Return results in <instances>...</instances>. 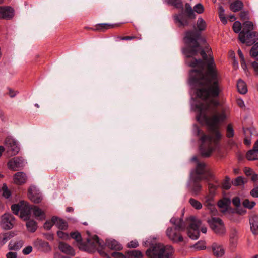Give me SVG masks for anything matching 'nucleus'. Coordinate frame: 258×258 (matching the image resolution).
<instances>
[{
	"label": "nucleus",
	"instance_id": "a878e982",
	"mask_svg": "<svg viewBox=\"0 0 258 258\" xmlns=\"http://www.w3.org/2000/svg\"><path fill=\"white\" fill-rule=\"evenodd\" d=\"M243 7V3L240 0H236L230 5V9L233 12L240 11Z\"/></svg>",
	"mask_w": 258,
	"mask_h": 258
},
{
	"label": "nucleus",
	"instance_id": "69168bd1",
	"mask_svg": "<svg viewBox=\"0 0 258 258\" xmlns=\"http://www.w3.org/2000/svg\"><path fill=\"white\" fill-rule=\"evenodd\" d=\"M139 245L138 242L136 241H130L128 244L127 247L128 248H135L137 247Z\"/></svg>",
	"mask_w": 258,
	"mask_h": 258
},
{
	"label": "nucleus",
	"instance_id": "8fccbe9b",
	"mask_svg": "<svg viewBox=\"0 0 258 258\" xmlns=\"http://www.w3.org/2000/svg\"><path fill=\"white\" fill-rule=\"evenodd\" d=\"M3 196L8 199L11 196V192L8 189V187L6 184H3L2 186Z\"/></svg>",
	"mask_w": 258,
	"mask_h": 258
},
{
	"label": "nucleus",
	"instance_id": "9b49d317",
	"mask_svg": "<svg viewBox=\"0 0 258 258\" xmlns=\"http://www.w3.org/2000/svg\"><path fill=\"white\" fill-rule=\"evenodd\" d=\"M6 143L8 145L9 149L8 151L10 153L11 156H14L19 152V148L16 142L13 139L7 138L6 140Z\"/></svg>",
	"mask_w": 258,
	"mask_h": 258
},
{
	"label": "nucleus",
	"instance_id": "393cba45",
	"mask_svg": "<svg viewBox=\"0 0 258 258\" xmlns=\"http://www.w3.org/2000/svg\"><path fill=\"white\" fill-rule=\"evenodd\" d=\"M174 20L176 23L179 24L180 26H186L189 23L188 18L183 16L182 14L175 15L174 16Z\"/></svg>",
	"mask_w": 258,
	"mask_h": 258
},
{
	"label": "nucleus",
	"instance_id": "9d476101",
	"mask_svg": "<svg viewBox=\"0 0 258 258\" xmlns=\"http://www.w3.org/2000/svg\"><path fill=\"white\" fill-rule=\"evenodd\" d=\"M14 16V10L10 7L0 6V18L11 19Z\"/></svg>",
	"mask_w": 258,
	"mask_h": 258
},
{
	"label": "nucleus",
	"instance_id": "37998d69",
	"mask_svg": "<svg viewBox=\"0 0 258 258\" xmlns=\"http://www.w3.org/2000/svg\"><path fill=\"white\" fill-rule=\"evenodd\" d=\"M234 132L231 124H228L226 127V136L228 138H232L234 136Z\"/></svg>",
	"mask_w": 258,
	"mask_h": 258
},
{
	"label": "nucleus",
	"instance_id": "a211bd4d",
	"mask_svg": "<svg viewBox=\"0 0 258 258\" xmlns=\"http://www.w3.org/2000/svg\"><path fill=\"white\" fill-rule=\"evenodd\" d=\"M106 244L111 250L120 251L122 249V245L115 239L106 240Z\"/></svg>",
	"mask_w": 258,
	"mask_h": 258
},
{
	"label": "nucleus",
	"instance_id": "412c9836",
	"mask_svg": "<svg viewBox=\"0 0 258 258\" xmlns=\"http://www.w3.org/2000/svg\"><path fill=\"white\" fill-rule=\"evenodd\" d=\"M249 224L251 232L254 235L258 233V216L253 215L249 218Z\"/></svg>",
	"mask_w": 258,
	"mask_h": 258
},
{
	"label": "nucleus",
	"instance_id": "de8ad7c7",
	"mask_svg": "<svg viewBox=\"0 0 258 258\" xmlns=\"http://www.w3.org/2000/svg\"><path fill=\"white\" fill-rule=\"evenodd\" d=\"M250 55L253 57H255L258 55V42L254 44L251 48Z\"/></svg>",
	"mask_w": 258,
	"mask_h": 258
},
{
	"label": "nucleus",
	"instance_id": "4468645a",
	"mask_svg": "<svg viewBox=\"0 0 258 258\" xmlns=\"http://www.w3.org/2000/svg\"><path fill=\"white\" fill-rule=\"evenodd\" d=\"M31 211V206L26 202V204H23L20 210V217L23 218L25 220H28L30 217Z\"/></svg>",
	"mask_w": 258,
	"mask_h": 258
},
{
	"label": "nucleus",
	"instance_id": "052dcab7",
	"mask_svg": "<svg viewBox=\"0 0 258 258\" xmlns=\"http://www.w3.org/2000/svg\"><path fill=\"white\" fill-rule=\"evenodd\" d=\"M57 236L61 239L67 240L70 238V236L68 235V234L62 231H58L57 232Z\"/></svg>",
	"mask_w": 258,
	"mask_h": 258
},
{
	"label": "nucleus",
	"instance_id": "b1692460",
	"mask_svg": "<svg viewBox=\"0 0 258 258\" xmlns=\"http://www.w3.org/2000/svg\"><path fill=\"white\" fill-rule=\"evenodd\" d=\"M118 26H119V24H109L107 23L98 24L95 26V30L103 32L106 30L112 29Z\"/></svg>",
	"mask_w": 258,
	"mask_h": 258
},
{
	"label": "nucleus",
	"instance_id": "f257e3e1",
	"mask_svg": "<svg viewBox=\"0 0 258 258\" xmlns=\"http://www.w3.org/2000/svg\"><path fill=\"white\" fill-rule=\"evenodd\" d=\"M200 34L195 31L187 32L184 38L188 46L183 51L187 59L186 63L195 68L190 73L191 83L197 88L198 98L206 100L209 97H216L220 93L218 75L213 58L207 59V55L201 49L198 40Z\"/></svg>",
	"mask_w": 258,
	"mask_h": 258
},
{
	"label": "nucleus",
	"instance_id": "20e7f679",
	"mask_svg": "<svg viewBox=\"0 0 258 258\" xmlns=\"http://www.w3.org/2000/svg\"><path fill=\"white\" fill-rule=\"evenodd\" d=\"M188 223L187 227L188 236L192 239H197L199 237V228L201 225L200 220L196 219L194 217L187 219Z\"/></svg>",
	"mask_w": 258,
	"mask_h": 258
},
{
	"label": "nucleus",
	"instance_id": "58836bf2",
	"mask_svg": "<svg viewBox=\"0 0 258 258\" xmlns=\"http://www.w3.org/2000/svg\"><path fill=\"white\" fill-rule=\"evenodd\" d=\"M202 189V186L199 183L193 182V184L191 188V191L194 195L199 194Z\"/></svg>",
	"mask_w": 258,
	"mask_h": 258
},
{
	"label": "nucleus",
	"instance_id": "3c124183",
	"mask_svg": "<svg viewBox=\"0 0 258 258\" xmlns=\"http://www.w3.org/2000/svg\"><path fill=\"white\" fill-rule=\"evenodd\" d=\"M218 186V185H214L211 183H209L208 184V190H209V194L208 195L214 196Z\"/></svg>",
	"mask_w": 258,
	"mask_h": 258
},
{
	"label": "nucleus",
	"instance_id": "ea45409f",
	"mask_svg": "<svg viewBox=\"0 0 258 258\" xmlns=\"http://www.w3.org/2000/svg\"><path fill=\"white\" fill-rule=\"evenodd\" d=\"M197 26L199 31H203L206 28V22L202 18H199L197 22Z\"/></svg>",
	"mask_w": 258,
	"mask_h": 258
},
{
	"label": "nucleus",
	"instance_id": "1a4fd4ad",
	"mask_svg": "<svg viewBox=\"0 0 258 258\" xmlns=\"http://www.w3.org/2000/svg\"><path fill=\"white\" fill-rule=\"evenodd\" d=\"M246 158L249 161L258 160V140L254 143L252 149L247 151Z\"/></svg>",
	"mask_w": 258,
	"mask_h": 258
},
{
	"label": "nucleus",
	"instance_id": "338daca9",
	"mask_svg": "<svg viewBox=\"0 0 258 258\" xmlns=\"http://www.w3.org/2000/svg\"><path fill=\"white\" fill-rule=\"evenodd\" d=\"M243 171L247 176L251 175L254 173L252 169L248 167H245Z\"/></svg>",
	"mask_w": 258,
	"mask_h": 258
},
{
	"label": "nucleus",
	"instance_id": "6e6552de",
	"mask_svg": "<svg viewBox=\"0 0 258 258\" xmlns=\"http://www.w3.org/2000/svg\"><path fill=\"white\" fill-rule=\"evenodd\" d=\"M181 231H178L177 228H168L166 230V235L170 240L174 242H179L183 241V238L180 234Z\"/></svg>",
	"mask_w": 258,
	"mask_h": 258
},
{
	"label": "nucleus",
	"instance_id": "0e129e2a",
	"mask_svg": "<svg viewBox=\"0 0 258 258\" xmlns=\"http://www.w3.org/2000/svg\"><path fill=\"white\" fill-rule=\"evenodd\" d=\"M248 12L247 11H241L239 14L240 18L241 20H244L248 19Z\"/></svg>",
	"mask_w": 258,
	"mask_h": 258
},
{
	"label": "nucleus",
	"instance_id": "f03ea898",
	"mask_svg": "<svg viewBox=\"0 0 258 258\" xmlns=\"http://www.w3.org/2000/svg\"><path fill=\"white\" fill-rule=\"evenodd\" d=\"M219 104L218 100L212 99L208 103H201L196 105L198 112L196 116L198 121H204L208 126V131L214 136L203 134L200 137L201 144L200 149L201 154L204 157H209L218 145L221 135L218 130L220 122L226 119V111L222 109L220 113H216L210 117L207 116V112L211 106L216 108Z\"/></svg>",
	"mask_w": 258,
	"mask_h": 258
},
{
	"label": "nucleus",
	"instance_id": "a18cd8bd",
	"mask_svg": "<svg viewBox=\"0 0 258 258\" xmlns=\"http://www.w3.org/2000/svg\"><path fill=\"white\" fill-rule=\"evenodd\" d=\"M70 236L72 239H74L78 243L82 241V237L80 233L78 232H74L70 233Z\"/></svg>",
	"mask_w": 258,
	"mask_h": 258
},
{
	"label": "nucleus",
	"instance_id": "e2e57ef3",
	"mask_svg": "<svg viewBox=\"0 0 258 258\" xmlns=\"http://www.w3.org/2000/svg\"><path fill=\"white\" fill-rule=\"evenodd\" d=\"M32 247L31 246H28L25 247L23 250V253L25 255H28L32 251Z\"/></svg>",
	"mask_w": 258,
	"mask_h": 258
},
{
	"label": "nucleus",
	"instance_id": "7c9ffc66",
	"mask_svg": "<svg viewBox=\"0 0 258 258\" xmlns=\"http://www.w3.org/2000/svg\"><path fill=\"white\" fill-rule=\"evenodd\" d=\"M26 202L24 201H21L18 204H14L11 206V210L13 213L15 215H18L19 212H20L23 204H26Z\"/></svg>",
	"mask_w": 258,
	"mask_h": 258
},
{
	"label": "nucleus",
	"instance_id": "c85d7f7f",
	"mask_svg": "<svg viewBox=\"0 0 258 258\" xmlns=\"http://www.w3.org/2000/svg\"><path fill=\"white\" fill-rule=\"evenodd\" d=\"M237 88L238 91L240 94H245L247 91V89L245 83L242 80L239 79L237 83Z\"/></svg>",
	"mask_w": 258,
	"mask_h": 258
},
{
	"label": "nucleus",
	"instance_id": "c756f323",
	"mask_svg": "<svg viewBox=\"0 0 258 258\" xmlns=\"http://www.w3.org/2000/svg\"><path fill=\"white\" fill-rule=\"evenodd\" d=\"M26 227L28 231L34 232L37 230V223L33 220H30L27 222Z\"/></svg>",
	"mask_w": 258,
	"mask_h": 258
},
{
	"label": "nucleus",
	"instance_id": "4c0bfd02",
	"mask_svg": "<svg viewBox=\"0 0 258 258\" xmlns=\"http://www.w3.org/2000/svg\"><path fill=\"white\" fill-rule=\"evenodd\" d=\"M230 204V200L228 198H223L218 202V206L221 208H227Z\"/></svg>",
	"mask_w": 258,
	"mask_h": 258
},
{
	"label": "nucleus",
	"instance_id": "79ce46f5",
	"mask_svg": "<svg viewBox=\"0 0 258 258\" xmlns=\"http://www.w3.org/2000/svg\"><path fill=\"white\" fill-rule=\"evenodd\" d=\"M224 9L222 6L218 8V14L221 21L224 24H226L227 20L225 17Z\"/></svg>",
	"mask_w": 258,
	"mask_h": 258
},
{
	"label": "nucleus",
	"instance_id": "bb28decb",
	"mask_svg": "<svg viewBox=\"0 0 258 258\" xmlns=\"http://www.w3.org/2000/svg\"><path fill=\"white\" fill-rule=\"evenodd\" d=\"M23 240H18L17 241H11L8 245L9 249L11 250H17L20 249L23 245Z\"/></svg>",
	"mask_w": 258,
	"mask_h": 258
},
{
	"label": "nucleus",
	"instance_id": "a19ab883",
	"mask_svg": "<svg viewBox=\"0 0 258 258\" xmlns=\"http://www.w3.org/2000/svg\"><path fill=\"white\" fill-rule=\"evenodd\" d=\"M128 256L132 258H143V254L139 250H132L127 252Z\"/></svg>",
	"mask_w": 258,
	"mask_h": 258
},
{
	"label": "nucleus",
	"instance_id": "aec40b11",
	"mask_svg": "<svg viewBox=\"0 0 258 258\" xmlns=\"http://www.w3.org/2000/svg\"><path fill=\"white\" fill-rule=\"evenodd\" d=\"M212 249L213 254L217 257H222L225 253L223 246L216 243L212 244Z\"/></svg>",
	"mask_w": 258,
	"mask_h": 258
},
{
	"label": "nucleus",
	"instance_id": "cd10ccee",
	"mask_svg": "<svg viewBox=\"0 0 258 258\" xmlns=\"http://www.w3.org/2000/svg\"><path fill=\"white\" fill-rule=\"evenodd\" d=\"M28 196L29 199L35 203H39L42 200L41 195L39 194H33L30 190L28 191Z\"/></svg>",
	"mask_w": 258,
	"mask_h": 258
},
{
	"label": "nucleus",
	"instance_id": "473e14b6",
	"mask_svg": "<svg viewBox=\"0 0 258 258\" xmlns=\"http://www.w3.org/2000/svg\"><path fill=\"white\" fill-rule=\"evenodd\" d=\"M185 12L187 14V17L190 19H194L195 18L194 10L192 9L190 4L186 3L185 4Z\"/></svg>",
	"mask_w": 258,
	"mask_h": 258
},
{
	"label": "nucleus",
	"instance_id": "7ed1b4c3",
	"mask_svg": "<svg viewBox=\"0 0 258 258\" xmlns=\"http://www.w3.org/2000/svg\"><path fill=\"white\" fill-rule=\"evenodd\" d=\"M174 252V248L171 245L157 243L148 249L146 254L149 258H170Z\"/></svg>",
	"mask_w": 258,
	"mask_h": 258
},
{
	"label": "nucleus",
	"instance_id": "0eeeda50",
	"mask_svg": "<svg viewBox=\"0 0 258 258\" xmlns=\"http://www.w3.org/2000/svg\"><path fill=\"white\" fill-rule=\"evenodd\" d=\"M15 224L14 217L10 213H5L1 217L0 225L4 229L9 230L13 228Z\"/></svg>",
	"mask_w": 258,
	"mask_h": 258
},
{
	"label": "nucleus",
	"instance_id": "bf43d9fd",
	"mask_svg": "<svg viewBox=\"0 0 258 258\" xmlns=\"http://www.w3.org/2000/svg\"><path fill=\"white\" fill-rule=\"evenodd\" d=\"M244 184L243 178L241 176L237 177L233 182L235 186L241 185Z\"/></svg>",
	"mask_w": 258,
	"mask_h": 258
},
{
	"label": "nucleus",
	"instance_id": "09e8293b",
	"mask_svg": "<svg viewBox=\"0 0 258 258\" xmlns=\"http://www.w3.org/2000/svg\"><path fill=\"white\" fill-rule=\"evenodd\" d=\"M242 205L245 208L250 209L255 206V203L253 201H249L248 199H245L243 201Z\"/></svg>",
	"mask_w": 258,
	"mask_h": 258
},
{
	"label": "nucleus",
	"instance_id": "e433bc0d",
	"mask_svg": "<svg viewBox=\"0 0 258 258\" xmlns=\"http://www.w3.org/2000/svg\"><path fill=\"white\" fill-rule=\"evenodd\" d=\"M57 221L56 217H53L51 220H48L45 222L44 224V229L48 230H50L54 224H55V221Z\"/></svg>",
	"mask_w": 258,
	"mask_h": 258
},
{
	"label": "nucleus",
	"instance_id": "dca6fc26",
	"mask_svg": "<svg viewBox=\"0 0 258 258\" xmlns=\"http://www.w3.org/2000/svg\"><path fill=\"white\" fill-rule=\"evenodd\" d=\"M31 211L34 216L38 220H43L45 219V212L37 206L31 205Z\"/></svg>",
	"mask_w": 258,
	"mask_h": 258
},
{
	"label": "nucleus",
	"instance_id": "49530a36",
	"mask_svg": "<svg viewBox=\"0 0 258 258\" xmlns=\"http://www.w3.org/2000/svg\"><path fill=\"white\" fill-rule=\"evenodd\" d=\"M194 248L198 250H201L206 248L205 242L204 241H199L196 243L193 246Z\"/></svg>",
	"mask_w": 258,
	"mask_h": 258
},
{
	"label": "nucleus",
	"instance_id": "c03bdc74",
	"mask_svg": "<svg viewBox=\"0 0 258 258\" xmlns=\"http://www.w3.org/2000/svg\"><path fill=\"white\" fill-rule=\"evenodd\" d=\"M189 202L191 205L196 209L199 210L201 209L202 207V204L194 198H190L189 199Z\"/></svg>",
	"mask_w": 258,
	"mask_h": 258
},
{
	"label": "nucleus",
	"instance_id": "72a5a7b5",
	"mask_svg": "<svg viewBox=\"0 0 258 258\" xmlns=\"http://www.w3.org/2000/svg\"><path fill=\"white\" fill-rule=\"evenodd\" d=\"M167 3L176 8L183 9V3L181 0H167Z\"/></svg>",
	"mask_w": 258,
	"mask_h": 258
},
{
	"label": "nucleus",
	"instance_id": "774afa93",
	"mask_svg": "<svg viewBox=\"0 0 258 258\" xmlns=\"http://www.w3.org/2000/svg\"><path fill=\"white\" fill-rule=\"evenodd\" d=\"M111 256L114 258H124V255L120 252H114L111 253Z\"/></svg>",
	"mask_w": 258,
	"mask_h": 258
},
{
	"label": "nucleus",
	"instance_id": "680f3d73",
	"mask_svg": "<svg viewBox=\"0 0 258 258\" xmlns=\"http://www.w3.org/2000/svg\"><path fill=\"white\" fill-rule=\"evenodd\" d=\"M203 174H196V175L193 176L192 177V181L193 182L195 183H199L203 179H205L202 177V175Z\"/></svg>",
	"mask_w": 258,
	"mask_h": 258
},
{
	"label": "nucleus",
	"instance_id": "2f4dec72",
	"mask_svg": "<svg viewBox=\"0 0 258 258\" xmlns=\"http://www.w3.org/2000/svg\"><path fill=\"white\" fill-rule=\"evenodd\" d=\"M253 24L252 22L250 21H246L243 24V29L240 32L246 33L252 32L251 31L253 29Z\"/></svg>",
	"mask_w": 258,
	"mask_h": 258
},
{
	"label": "nucleus",
	"instance_id": "4be33fe9",
	"mask_svg": "<svg viewBox=\"0 0 258 258\" xmlns=\"http://www.w3.org/2000/svg\"><path fill=\"white\" fill-rule=\"evenodd\" d=\"M213 197L214 196L211 195H207L205 197V201L204 203V205L208 209L210 210L212 212H214L216 211L213 203Z\"/></svg>",
	"mask_w": 258,
	"mask_h": 258
},
{
	"label": "nucleus",
	"instance_id": "13d9d810",
	"mask_svg": "<svg viewBox=\"0 0 258 258\" xmlns=\"http://www.w3.org/2000/svg\"><path fill=\"white\" fill-rule=\"evenodd\" d=\"M194 10L198 14H201L204 11V7L202 4L199 3L194 6Z\"/></svg>",
	"mask_w": 258,
	"mask_h": 258
},
{
	"label": "nucleus",
	"instance_id": "423d86ee",
	"mask_svg": "<svg viewBox=\"0 0 258 258\" xmlns=\"http://www.w3.org/2000/svg\"><path fill=\"white\" fill-rule=\"evenodd\" d=\"M238 39L242 43H245L247 46H251L258 40V33L256 32H240Z\"/></svg>",
	"mask_w": 258,
	"mask_h": 258
},
{
	"label": "nucleus",
	"instance_id": "2eb2a0df",
	"mask_svg": "<svg viewBox=\"0 0 258 258\" xmlns=\"http://www.w3.org/2000/svg\"><path fill=\"white\" fill-rule=\"evenodd\" d=\"M34 246L36 247L38 249L43 251H48L50 250L51 248L49 243L41 239H37L34 242Z\"/></svg>",
	"mask_w": 258,
	"mask_h": 258
},
{
	"label": "nucleus",
	"instance_id": "f8f14e48",
	"mask_svg": "<svg viewBox=\"0 0 258 258\" xmlns=\"http://www.w3.org/2000/svg\"><path fill=\"white\" fill-rule=\"evenodd\" d=\"M23 160L20 157H15L10 160L8 163V166L9 169L16 171L19 168L23 166Z\"/></svg>",
	"mask_w": 258,
	"mask_h": 258
},
{
	"label": "nucleus",
	"instance_id": "f704fd0d",
	"mask_svg": "<svg viewBox=\"0 0 258 258\" xmlns=\"http://www.w3.org/2000/svg\"><path fill=\"white\" fill-rule=\"evenodd\" d=\"M206 164L204 163H198L196 168V174H204L205 172Z\"/></svg>",
	"mask_w": 258,
	"mask_h": 258
},
{
	"label": "nucleus",
	"instance_id": "4d7b16f0",
	"mask_svg": "<svg viewBox=\"0 0 258 258\" xmlns=\"http://www.w3.org/2000/svg\"><path fill=\"white\" fill-rule=\"evenodd\" d=\"M237 231L235 229L231 230L230 234V239L232 242H234L237 239Z\"/></svg>",
	"mask_w": 258,
	"mask_h": 258
},
{
	"label": "nucleus",
	"instance_id": "603ef678",
	"mask_svg": "<svg viewBox=\"0 0 258 258\" xmlns=\"http://www.w3.org/2000/svg\"><path fill=\"white\" fill-rule=\"evenodd\" d=\"M117 38L120 40H130L133 39L140 40L141 39V36H118Z\"/></svg>",
	"mask_w": 258,
	"mask_h": 258
},
{
	"label": "nucleus",
	"instance_id": "864d4df0",
	"mask_svg": "<svg viewBox=\"0 0 258 258\" xmlns=\"http://www.w3.org/2000/svg\"><path fill=\"white\" fill-rule=\"evenodd\" d=\"M232 28L235 33H240L241 29V23L239 21H235L233 24Z\"/></svg>",
	"mask_w": 258,
	"mask_h": 258
},
{
	"label": "nucleus",
	"instance_id": "ddd939ff",
	"mask_svg": "<svg viewBox=\"0 0 258 258\" xmlns=\"http://www.w3.org/2000/svg\"><path fill=\"white\" fill-rule=\"evenodd\" d=\"M58 248L62 252L66 254L71 256H74L75 254V252L73 248L70 245L64 242H60L59 243Z\"/></svg>",
	"mask_w": 258,
	"mask_h": 258
},
{
	"label": "nucleus",
	"instance_id": "5701e85b",
	"mask_svg": "<svg viewBox=\"0 0 258 258\" xmlns=\"http://www.w3.org/2000/svg\"><path fill=\"white\" fill-rule=\"evenodd\" d=\"M14 180L16 184L21 185L26 182L27 176L23 172H19L15 174Z\"/></svg>",
	"mask_w": 258,
	"mask_h": 258
},
{
	"label": "nucleus",
	"instance_id": "c9c22d12",
	"mask_svg": "<svg viewBox=\"0 0 258 258\" xmlns=\"http://www.w3.org/2000/svg\"><path fill=\"white\" fill-rule=\"evenodd\" d=\"M55 224L61 230L66 229L68 227L67 223L63 220L57 217V221H55Z\"/></svg>",
	"mask_w": 258,
	"mask_h": 258
},
{
	"label": "nucleus",
	"instance_id": "6ab92c4d",
	"mask_svg": "<svg viewBox=\"0 0 258 258\" xmlns=\"http://www.w3.org/2000/svg\"><path fill=\"white\" fill-rule=\"evenodd\" d=\"M15 235L16 233L13 231L0 233V248Z\"/></svg>",
	"mask_w": 258,
	"mask_h": 258
},
{
	"label": "nucleus",
	"instance_id": "39448f33",
	"mask_svg": "<svg viewBox=\"0 0 258 258\" xmlns=\"http://www.w3.org/2000/svg\"><path fill=\"white\" fill-rule=\"evenodd\" d=\"M210 228L217 234L223 235L225 233V228L222 220L218 217H211L207 220Z\"/></svg>",
	"mask_w": 258,
	"mask_h": 258
},
{
	"label": "nucleus",
	"instance_id": "5fc2aeb1",
	"mask_svg": "<svg viewBox=\"0 0 258 258\" xmlns=\"http://www.w3.org/2000/svg\"><path fill=\"white\" fill-rule=\"evenodd\" d=\"M87 242L89 244L91 243L93 246L96 247L99 244V238L97 235H95L93 236L92 239H87Z\"/></svg>",
	"mask_w": 258,
	"mask_h": 258
},
{
	"label": "nucleus",
	"instance_id": "f3484780",
	"mask_svg": "<svg viewBox=\"0 0 258 258\" xmlns=\"http://www.w3.org/2000/svg\"><path fill=\"white\" fill-rule=\"evenodd\" d=\"M170 222L175 225L173 228H177L178 231H184L185 229L186 226L182 219L173 217L170 219Z\"/></svg>",
	"mask_w": 258,
	"mask_h": 258
},
{
	"label": "nucleus",
	"instance_id": "6e6d98bb",
	"mask_svg": "<svg viewBox=\"0 0 258 258\" xmlns=\"http://www.w3.org/2000/svg\"><path fill=\"white\" fill-rule=\"evenodd\" d=\"M237 53H238V55L240 58V63H241V65L242 66V67L243 68V69H245V68L246 67V63H245V60H244V56L242 54V51H241L240 49H238V51H237Z\"/></svg>",
	"mask_w": 258,
	"mask_h": 258
}]
</instances>
